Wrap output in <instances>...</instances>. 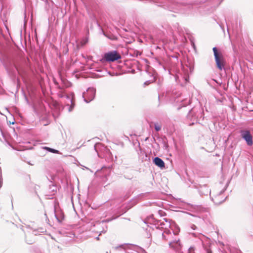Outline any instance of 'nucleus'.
<instances>
[{
  "instance_id": "nucleus-2",
  "label": "nucleus",
  "mask_w": 253,
  "mask_h": 253,
  "mask_svg": "<svg viewBox=\"0 0 253 253\" xmlns=\"http://www.w3.org/2000/svg\"><path fill=\"white\" fill-rule=\"evenodd\" d=\"M212 50L214 53L216 67L219 70L221 71L225 65V59L222 53L218 51L216 47H213Z\"/></svg>"
},
{
  "instance_id": "nucleus-11",
  "label": "nucleus",
  "mask_w": 253,
  "mask_h": 253,
  "mask_svg": "<svg viewBox=\"0 0 253 253\" xmlns=\"http://www.w3.org/2000/svg\"><path fill=\"white\" fill-rule=\"evenodd\" d=\"M1 186V184L0 183V187Z\"/></svg>"
},
{
  "instance_id": "nucleus-6",
  "label": "nucleus",
  "mask_w": 253,
  "mask_h": 253,
  "mask_svg": "<svg viewBox=\"0 0 253 253\" xmlns=\"http://www.w3.org/2000/svg\"><path fill=\"white\" fill-rule=\"evenodd\" d=\"M43 149L53 153H58L59 151L47 147H44Z\"/></svg>"
},
{
  "instance_id": "nucleus-1",
  "label": "nucleus",
  "mask_w": 253,
  "mask_h": 253,
  "mask_svg": "<svg viewBox=\"0 0 253 253\" xmlns=\"http://www.w3.org/2000/svg\"><path fill=\"white\" fill-rule=\"evenodd\" d=\"M164 239L169 242V247L174 250H178L181 247V244L179 238L173 233L169 231H165L163 234Z\"/></svg>"
},
{
  "instance_id": "nucleus-5",
  "label": "nucleus",
  "mask_w": 253,
  "mask_h": 253,
  "mask_svg": "<svg viewBox=\"0 0 253 253\" xmlns=\"http://www.w3.org/2000/svg\"><path fill=\"white\" fill-rule=\"evenodd\" d=\"M154 163L156 166L161 168L165 167V163L164 161L159 157H156L154 158Z\"/></svg>"
},
{
  "instance_id": "nucleus-12",
  "label": "nucleus",
  "mask_w": 253,
  "mask_h": 253,
  "mask_svg": "<svg viewBox=\"0 0 253 253\" xmlns=\"http://www.w3.org/2000/svg\"><path fill=\"white\" fill-rule=\"evenodd\" d=\"M241 253V252H240V251H239V253Z\"/></svg>"
},
{
  "instance_id": "nucleus-7",
  "label": "nucleus",
  "mask_w": 253,
  "mask_h": 253,
  "mask_svg": "<svg viewBox=\"0 0 253 253\" xmlns=\"http://www.w3.org/2000/svg\"><path fill=\"white\" fill-rule=\"evenodd\" d=\"M155 128L156 131H159L161 129V126L160 125H159L158 124H155Z\"/></svg>"
},
{
  "instance_id": "nucleus-10",
  "label": "nucleus",
  "mask_w": 253,
  "mask_h": 253,
  "mask_svg": "<svg viewBox=\"0 0 253 253\" xmlns=\"http://www.w3.org/2000/svg\"><path fill=\"white\" fill-rule=\"evenodd\" d=\"M87 42V40H85V41H84V42H82V45L84 44H85Z\"/></svg>"
},
{
  "instance_id": "nucleus-3",
  "label": "nucleus",
  "mask_w": 253,
  "mask_h": 253,
  "mask_svg": "<svg viewBox=\"0 0 253 253\" xmlns=\"http://www.w3.org/2000/svg\"><path fill=\"white\" fill-rule=\"evenodd\" d=\"M104 58L106 61L113 62L121 59V56L117 51H112L105 53Z\"/></svg>"
},
{
  "instance_id": "nucleus-9",
  "label": "nucleus",
  "mask_w": 253,
  "mask_h": 253,
  "mask_svg": "<svg viewBox=\"0 0 253 253\" xmlns=\"http://www.w3.org/2000/svg\"><path fill=\"white\" fill-rule=\"evenodd\" d=\"M206 250L207 253H212V252L210 248H206Z\"/></svg>"
},
{
  "instance_id": "nucleus-4",
  "label": "nucleus",
  "mask_w": 253,
  "mask_h": 253,
  "mask_svg": "<svg viewBox=\"0 0 253 253\" xmlns=\"http://www.w3.org/2000/svg\"><path fill=\"white\" fill-rule=\"evenodd\" d=\"M241 135L249 146H252L253 144V137L250 132L248 130H242Z\"/></svg>"
},
{
  "instance_id": "nucleus-8",
  "label": "nucleus",
  "mask_w": 253,
  "mask_h": 253,
  "mask_svg": "<svg viewBox=\"0 0 253 253\" xmlns=\"http://www.w3.org/2000/svg\"><path fill=\"white\" fill-rule=\"evenodd\" d=\"M189 253H195L194 249L193 248H190L189 249Z\"/></svg>"
}]
</instances>
